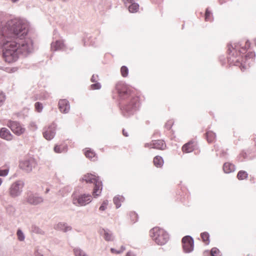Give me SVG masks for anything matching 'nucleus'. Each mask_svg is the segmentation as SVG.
Listing matches in <instances>:
<instances>
[{
    "instance_id": "nucleus-1",
    "label": "nucleus",
    "mask_w": 256,
    "mask_h": 256,
    "mask_svg": "<svg viewBox=\"0 0 256 256\" xmlns=\"http://www.w3.org/2000/svg\"><path fill=\"white\" fill-rule=\"evenodd\" d=\"M2 45L4 58L8 63L16 61L20 54L26 56L33 50V42L30 38L2 40Z\"/></svg>"
},
{
    "instance_id": "nucleus-2",
    "label": "nucleus",
    "mask_w": 256,
    "mask_h": 256,
    "mask_svg": "<svg viewBox=\"0 0 256 256\" xmlns=\"http://www.w3.org/2000/svg\"><path fill=\"white\" fill-rule=\"evenodd\" d=\"M28 28V22L25 20L15 18L7 21L2 29L3 32L8 30L14 36L22 39L27 35Z\"/></svg>"
},
{
    "instance_id": "nucleus-3",
    "label": "nucleus",
    "mask_w": 256,
    "mask_h": 256,
    "mask_svg": "<svg viewBox=\"0 0 256 256\" xmlns=\"http://www.w3.org/2000/svg\"><path fill=\"white\" fill-rule=\"evenodd\" d=\"M150 236L158 245H164L168 241V234L163 229L156 227L150 230Z\"/></svg>"
},
{
    "instance_id": "nucleus-4",
    "label": "nucleus",
    "mask_w": 256,
    "mask_h": 256,
    "mask_svg": "<svg viewBox=\"0 0 256 256\" xmlns=\"http://www.w3.org/2000/svg\"><path fill=\"white\" fill-rule=\"evenodd\" d=\"M82 180L86 181V183H91L94 184L93 191V196L94 197H96L100 194L102 189V182L99 180L98 176L91 174H87L83 176Z\"/></svg>"
},
{
    "instance_id": "nucleus-5",
    "label": "nucleus",
    "mask_w": 256,
    "mask_h": 256,
    "mask_svg": "<svg viewBox=\"0 0 256 256\" xmlns=\"http://www.w3.org/2000/svg\"><path fill=\"white\" fill-rule=\"evenodd\" d=\"M140 103L138 97H134L130 102L123 108L122 112L124 116H128L132 114L139 107Z\"/></svg>"
},
{
    "instance_id": "nucleus-6",
    "label": "nucleus",
    "mask_w": 256,
    "mask_h": 256,
    "mask_svg": "<svg viewBox=\"0 0 256 256\" xmlns=\"http://www.w3.org/2000/svg\"><path fill=\"white\" fill-rule=\"evenodd\" d=\"M72 197V202L76 206H84L92 201V196L88 194L77 195L74 194Z\"/></svg>"
},
{
    "instance_id": "nucleus-7",
    "label": "nucleus",
    "mask_w": 256,
    "mask_h": 256,
    "mask_svg": "<svg viewBox=\"0 0 256 256\" xmlns=\"http://www.w3.org/2000/svg\"><path fill=\"white\" fill-rule=\"evenodd\" d=\"M24 186V182L22 180H18L13 182L10 188L9 194L12 198H16L20 196Z\"/></svg>"
},
{
    "instance_id": "nucleus-8",
    "label": "nucleus",
    "mask_w": 256,
    "mask_h": 256,
    "mask_svg": "<svg viewBox=\"0 0 256 256\" xmlns=\"http://www.w3.org/2000/svg\"><path fill=\"white\" fill-rule=\"evenodd\" d=\"M36 160L32 158L22 160L20 162L19 168L26 172L29 173L36 167Z\"/></svg>"
},
{
    "instance_id": "nucleus-9",
    "label": "nucleus",
    "mask_w": 256,
    "mask_h": 256,
    "mask_svg": "<svg viewBox=\"0 0 256 256\" xmlns=\"http://www.w3.org/2000/svg\"><path fill=\"white\" fill-rule=\"evenodd\" d=\"M26 200L30 204L36 206L43 202L44 198L36 193L30 192L27 194Z\"/></svg>"
},
{
    "instance_id": "nucleus-10",
    "label": "nucleus",
    "mask_w": 256,
    "mask_h": 256,
    "mask_svg": "<svg viewBox=\"0 0 256 256\" xmlns=\"http://www.w3.org/2000/svg\"><path fill=\"white\" fill-rule=\"evenodd\" d=\"M183 248L186 252L189 253L194 250V240L189 236H185L182 239Z\"/></svg>"
},
{
    "instance_id": "nucleus-11",
    "label": "nucleus",
    "mask_w": 256,
    "mask_h": 256,
    "mask_svg": "<svg viewBox=\"0 0 256 256\" xmlns=\"http://www.w3.org/2000/svg\"><path fill=\"white\" fill-rule=\"evenodd\" d=\"M7 126L15 134L18 136L22 134L25 131V128L16 122H8Z\"/></svg>"
},
{
    "instance_id": "nucleus-12",
    "label": "nucleus",
    "mask_w": 256,
    "mask_h": 256,
    "mask_svg": "<svg viewBox=\"0 0 256 256\" xmlns=\"http://www.w3.org/2000/svg\"><path fill=\"white\" fill-rule=\"evenodd\" d=\"M146 148H153L158 150H164L166 144L162 140H152L150 143H146L144 145Z\"/></svg>"
},
{
    "instance_id": "nucleus-13",
    "label": "nucleus",
    "mask_w": 256,
    "mask_h": 256,
    "mask_svg": "<svg viewBox=\"0 0 256 256\" xmlns=\"http://www.w3.org/2000/svg\"><path fill=\"white\" fill-rule=\"evenodd\" d=\"M56 126L54 124H51L43 132L44 137L47 140L52 139L56 134Z\"/></svg>"
},
{
    "instance_id": "nucleus-14",
    "label": "nucleus",
    "mask_w": 256,
    "mask_h": 256,
    "mask_svg": "<svg viewBox=\"0 0 256 256\" xmlns=\"http://www.w3.org/2000/svg\"><path fill=\"white\" fill-rule=\"evenodd\" d=\"M254 56H255V54L253 52H250L246 55L244 64H242L240 66V68L242 71H244L249 67L248 65L253 61L252 58Z\"/></svg>"
},
{
    "instance_id": "nucleus-15",
    "label": "nucleus",
    "mask_w": 256,
    "mask_h": 256,
    "mask_svg": "<svg viewBox=\"0 0 256 256\" xmlns=\"http://www.w3.org/2000/svg\"><path fill=\"white\" fill-rule=\"evenodd\" d=\"M58 106L60 111L66 114L70 109V106L68 102L66 100H60L58 102Z\"/></svg>"
},
{
    "instance_id": "nucleus-16",
    "label": "nucleus",
    "mask_w": 256,
    "mask_h": 256,
    "mask_svg": "<svg viewBox=\"0 0 256 256\" xmlns=\"http://www.w3.org/2000/svg\"><path fill=\"white\" fill-rule=\"evenodd\" d=\"M100 234L103 236L104 238L107 242H112L114 240L112 232L108 229H102L100 230Z\"/></svg>"
},
{
    "instance_id": "nucleus-17",
    "label": "nucleus",
    "mask_w": 256,
    "mask_h": 256,
    "mask_svg": "<svg viewBox=\"0 0 256 256\" xmlns=\"http://www.w3.org/2000/svg\"><path fill=\"white\" fill-rule=\"evenodd\" d=\"M64 48L65 45L62 40H56L51 43V50L52 51L64 50Z\"/></svg>"
},
{
    "instance_id": "nucleus-18",
    "label": "nucleus",
    "mask_w": 256,
    "mask_h": 256,
    "mask_svg": "<svg viewBox=\"0 0 256 256\" xmlns=\"http://www.w3.org/2000/svg\"><path fill=\"white\" fill-rule=\"evenodd\" d=\"M54 228L66 232L70 231L72 230V227L68 226L66 223L59 222L54 226Z\"/></svg>"
},
{
    "instance_id": "nucleus-19",
    "label": "nucleus",
    "mask_w": 256,
    "mask_h": 256,
    "mask_svg": "<svg viewBox=\"0 0 256 256\" xmlns=\"http://www.w3.org/2000/svg\"><path fill=\"white\" fill-rule=\"evenodd\" d=\"M1 138L7 140H10L12 138V135L9 130L6 128H1Z\"/></svg>"
},
{
    "instance_id": "nucleus-20",
    "label": "nucleus",
    "mask_w": 256,
    "mask_h": 256,
    "mask_svg": "<svg viewBox=\"0 0 256 256\" xmlns=\"http://www.w3.org/2000/svg\"><path fill=\"white\" fill-rule=\"evenodd\" d=\"M232 48V50H238L239 52L240 53H243L246 50L247 48H250V42L248 40H247L246 42V45L244 46H241V44L240 43H238L236 45H235V48H234L232 46H231Z\"/></svg>"
},
{
    "instance_id": "nucleus-21",
    "label": "nucleus",
    "mask_w": 256,
    "mask_h": 256,
    "mask_svg": "<svg viewBox=\"0 0 256 256\" xmlns=\"http://www.w3.org/2000/svg\"><path fill=\"white\" fill-rule=\"evenodd\" d=\"M194 142H190L186 143L182 146V150L184 152H190L194 150Z\"/></svg>"
},
{
    "instance_id": "nucleus-22",
    "label": "nucleus",
    "mask_w": 256,
    "mask_h": 256,
    "mask_svg": "<svg viewBox=\"0 0 256 256\" xmlns=\"http://www.w3.org/2000/svg\"><path fill=\"white\" fill-rule=\"evenodd\" d=\"M223 170L225 173L229 174L234 171L235 166L231 163L226 162L224 164Z\"/></svg>"
},
{
    "instance_id": "nucleus-23",
    "label": "nucleus",
    "mask_w": 256,
    "mask_h": 256,
    "mask_svg": "<svg viewBox=\"0 0 256 256\" xmlns=\"http://www.w3.org/2000/svg\"><path fill=\"white\" fill-rule=\"evenodd\" d=\"M4 206L6 212L10 216L14 214L16 212V208L14 206H12V204H6V205H4Z\"/></svg>"
},
{
    "instance_id": "nucleus-24",
    "label": "nucleus",
    "mask_w": 256,
    "mask_h": 256,
    "mask_svg": "<svg viewBox=\"0 0 256 256\" xmlns=\"http://www.w3.org/2000/svg\"><path fill=\"white\" fill-rule=\"evenodd\" d=\"M85 156L89 159L94 161L96 160L97 157L95 152L90 149H88L84 152Z\"/></svg>"
},
{
    "instance_id": "nucleus-25",
    "label": "nucleus",
    "mask_w": 256,
    "mask_h": 256,
    "mask_svg": "<svg viewBox=\"0 0 256 256\" xmlns=\"http://www.w3.org/2000/svg\"><path fill=\"white\" fill-rule=\"evenodd\" d=\"M124 200V198L122 196H118L114 198V202L117 208H119L121 206V202H123Z\"/></svg>"
},
{
    "instance_id": "nucleus-26",
    "label": "nucleus",
    "mask_w": 256,
    "mask_h": 256,
    "mask_svg": "<svg viewBox=\"0 0 256 256\" xmlns=\"http://www.w3.org/2000/svg\"><path fill=\"white\" fill-rule=\"evenodd\" d=\"M154 164L157 168H160L163 166L164 160L160 156H156L154 158Z\"/></svg>"
},
{
    "instance_id": "nucleus-27",
    "label": "nucleus",
    "mask_w": 256,
    "mask_h": 256,
    "mask_svg": "<svg viewBox=\"0 0 256 256\" xmlns=\"http://www.w3.org/2000/svg\"><path fill=\"white\" fill-rule=\"evenodd\" d=\"M74 252L75 256H88L84 250L79 248H74Z\"/></svg>"
},
{
    "instance_id": "nucleus-28",
    "label": "nucleus",
    "mask_w": 256,
    "mask_h": 256,
    "mask_svg": "<svg viewBox=\"0 0 256 256\" xmlns=\"http://www.w3.org/2000/svg\"><path fill=\"white\" fill-rule=\"evenodd\" d=\"M130 5L128 6V10L130 12H136L138 11L139 8V5L136 2H133L130 4Z\"/></svg>"
},
{
    "instance_id": "nucleus-29",
    "label": "nucleus",
    "mask_w": 256,
    "mask_h": 256,
    "mask_svg": "<svg viewBox=\"0 0 256 256\" xmlns=\"http://www.w3.org/2000/svg\"><path fill=\"white\" fill-rule=\"evenodd\" d=\"M248 176V173L244 170H240L237 174V178L239 180L246 179Z\"/></svg>"
},
{
    "instance_id": "nucleus-30",
    "label": "nucleus",
    "mask_w": 256,
    "mask_h": 256,
    "mask_svg": "<svg viewBox=\"0 0 256 256\" xmlns=\"http://www.w3.org/2000/svg\"><path fill=\"white\" fill-rule=\"evenodd\" d=\"M216 134L215 133L211 131L206 132V138L208 142H211L215 139Z\"/></svg>"
},
{
    "instance_id": "nucleus-31",
    "label": "nucleus",
    "mask_w": 256,
    "mask_h": 256,
    "mask_svg": "<svg viewBox=\"0 0 256 256\" xmlns=\"http://www.w3.org/2000/svg\"><path fill=\"white\" fill-rule=\"evenodd\" d=\"M18 239L20 242H23L25 240V236L20 229H18L16 232Z\"/></svg>"
},
{
    "instance_id": "nucleus-32",
    "label": "nucleus",
    "mask_w": 256,
    "mask_h": 256,
    "mask_svg": "<svg viewBox=\"0 0 256 256\" xmlns=\"http://www.w3.org/2000/svg\"><path fill=\"white\" fill-rule=\"evenodd\" d=\"M201 238L204 242L206 244H208L210 242L209 238L210 236L209 234L206 232H204L201 234Z\"/></svg>"
},
{
    "instance_id": "nucleus-33",
    "label": "nucleus",
    "mask_w": 256,
    "mask_h": 256,
    "mask_svg": "<svg viewBox=\"0 0 256 256\" xmlns=\"http://www.w3.org/2000/svg\"><path fill=\"white\" fill-rule=\"evenodd\" d=\"M32 231L33 232L38 234H44V231L42 229H40V228H38L36 226H34L32 227Z\"/></svg>"
},
{
    "instance_id": "nucleus-34",
    "label": "nucleus",
    "mask_w": 256,
    "mask_h": 256,
    "mask_svg": "<svg viewBox=\"0 0 256 256\" xmlns=\"http://www.w3.org/2000/svg\"><path fill=\"white\" fill-rule=\"evenodd\" d=\"M54 150L56 152L60 153L66 151V148H65L64 146L61 148L60 146L56 145L54 148Z\"/></svg>"
},
{
    "instance_id": "nucleus-35",
    "label": "nucleus",
    "mask_w": 256,
    "mask_h": 256,
    "mask_svg": "<svg viewBox=\"0 0 256 256\" xmlns=\"http://www.w3.org/2000/svg\"><path fill=\"white\" fill-rule=\"evenodd\" d=\"M122 75L124 77H126L128 75V70L126 66H122L120 69Z\"/></svg>"
},
{
    "instance_id": "nucleus-36",
    "label": "nucleus",
    "mask_w": 256,
    "mask_h": 256,
    "mask_svg": "<svg viewBox=\"0 0 256 256\" xmlns=\"http://www.w3.org/2000/svg\"><path fill=\"white\" fill-rule=\"evenodd\" d=\"M36 110L38 112H40L43 109V106L42 104L40 103V102H36L34 104Z\"/></svg>"
},
{
    "instance_id": "nucleus-37",
    "label": "nucleus",
    "mask_w": 256,
    "mask_h": 256,
    "mask_svg": "<svg viewBox=\"0 0 256 256\" xmlns=\"http://www.w3.org/2000/svg\"><path fill=\"white\" fill-rule=\"evenodd\" d=\"M9 167L6 166L1 170V176H6L8 175L9 172Z\"/></svg>"
},
{
    "instance_id": "nucleus-38",
    "label": "nucleus",
    "mask_w": 256,
    "mask_h": 256,
    "mask_svg": "<svg viewBox=\"0 0 256 256\" xmlns=\"http://www.w3.org/2000/svg\"><path fill=\"white\" fill-rule=\"evenodd\" d=\"M92 90H99L101 88V85L99 82H96L94 84L90 86Z\"/></svg>"
},
{
    "instance_id": "nucleus-39",
    "label": "nucleus",
    "mask_w": 256,
    "mask_h": 256,
    "mask_svg": "<svg viewBox=\"0 0 256 256\" xmlns=\"http://www.w3.org/2000/svg\"><path fill=\"white\" fill-rule=\"evenodd\" d=\"M220 252V250L216 248H213L210 250L211 256H216Z\"/></svg>"
},
{
    "instance_id": "nucleus-40",
    "label": "nucleus",
    "mask_w": 256,
    "mask_h": 256,
    "mask_svg": "<svg viewBox=\"0 0 256 256\" xmlns=\"http://www.w3.org/2000/svg\"><path fill=\"white\" fill-rule=\"evenodd\" d=\"M212 14L210 11L207 8L206 10V14H205V20L206 21H210V16Z\"/></svg>"
},
{
    "instance_id": "nucleus-41",
    "label": "nucleus",
    "mask_w": 256,
    "mask_h": 256,
    "mask_svg": "<svg viewBox=\"0 0 256 256\" xmlns=\"http://www.w3.org/2000/svg\"><path fill=\"white\" fill-rule=\"evenodd\" d=\"M30 130L34 131L37 130L38 126L34 122H31L30 124Z\"/></svg>"
},
{
    "instance_id": "nucleus-42",
    "label": "nucleus",
    "mask_w": 256,
    "mask_h": 256,
    "mask_svg": "<svg viewBox=\"0 0 256 256\" xmlns=\"http://www.w3.org/2000/svg\"><path fill=\"white\" fill-rule=\"evenodd\" d=\"M108 204V201H104L102 204V206L100 208V210L102 211H104L106 208V206Z\"/></svg>"
},
{
    "instance_id": "nucleus-43",
    "label": "nucleus",
    "mask_w": 256,
    "mask_h": 256,
    "mask_svg": "<svg viewBox=\"0 0 256 256\" xmlns=\"http://www.w3.org/2000/svg\"><path fill=\"white\" fill-rule=\"evenodd\" d=\"M119 95L122 98H124V96L128 94L127 91H120L118 92Z\"/></svg>"
},
{
    "instance_id": "nucleus-44",
    "label": "nucleus",
    "mask_w": 256,
    "mask_h": 256,
    "mask_svg": "<svg viewBox=\"0 0 256 256\" xmlns=\"http://www.w3.org/2000/svg\"><path fill=\"white\" fill-rule=\"evenodd\" d=\"M136 0H122L126 6L128 4L135 2Z\"/></svg>"
},
{
    "instance_id": "nucleus-45",
    "label": "nucleus",
    "mask_w": 256,
    "mask_h": 256,
    "mask_svg": "<svg viewBox=\"0 0 256 256\" xmlns=\"http://www.w3.org/2000/svg\"><path fill=\"white\" fill-rule=\"evenodd\" d=\"M110 252L112 254H121V252L119 251V250H116L114 248H110Z\"/></svg>"
},
{
    "instance_id": "nucleus-46",
    "label": "nucleus",
    "mask_w": 256,
    "mask_h": 256,
    "mask_svg": "<svg viewBox=\"0 0 256 256\" xmlns=\"http://www.w3.org/2000/svg\"><path fill=\"white\" fill-rule=\"evenodd\" d=\"M98 79V76L93 75L91 78V82H96Z\"/></svg>"
},
{
    "instance_id": "nucleus-47",
    "label": "nucleus",
    "mask_w": 256,
    "mask_h": 256,
    "mask_svg": "<svg viewBox=\"0 0 256 256\" xmlns=\"http://www.w3.org/2000/svg\"><path fill=\"white\" fill-rule=\"evenodd\" d=\"M35 256H44L41 252H40L38 250H36L34 252Z\"/></svg>"
},
{
    "instance_id": "nucleus-48",
    "label": "nucleus",
    "mask_w": 256,
    "mask_h": 256,
    "mask_svg": "<svg viewBox=\"0 0 256 256\" xmlns=\"http://www.w3.org/2000/svg\"><path fill=\"white\" fill-rule=\"evenodd\" d=\"M126 256H136L134 253L132 252H128Z\"/></svg>"
},
{
    "instance_id": "nucleus-49",
    "label": "nucleus",
    "mask_w": 256,
    "mask_h": 256,
    "mask_svg": "<svg viewBox=\"0 0 256 256\" xmlns=\"http://www.w3.org/2000/svg\"><path fill=\"white\" fill-rule=\"evenodd\" d=\"M125 247L124 246H122L120 248V250L119 251L121 252V253L122 252L125 250Z\"/></svg>"
},
{
    "instance_id": "nucleus-50",
    "label": "nucleus",
    "mask_w": 256,
    "mask_h": 256,
    "mask_svg": "<svg viewBox=\"0 0 256 256\" xmlns=\"http://www.w3.org/2000/svg\"><path fill=\"white\" fill-rule=\"evenodd\" d=\"M122 133H123V134L125 136H128V132H126L125 130H122Z\"/></svg>"
},
{
    "instance_id": "nucleus-51",
    "label": "nucleus",
    "mask_w": 256,
    "mask_h": 256,
    "mask_svg": "<svg viewBox=\"0 0 256 256\" xmlns=\"http://www.w3.org/2000/svg\"><path fill=\"white\" fill-rule=\"evenodd\" d=\"M50 188H46L44 193L48 194L50 192Z\"/></svg>"
},
{
    "instance_id": "nucleus-52",
    "label": "nucleus",
    "mask_w": 256,
    "mask_h": 256,
    "mask_svg": "<svg viewBox=\"0 0 256 256\" xmlns=\"http://www.w3.org/2000/svg\"><path fill=\"white\" fill-rule=\"evenodd\" d=\"M228 50L230 52V54L232 52V50H231V48L230 47V46H228Z\"/></svg>"
},
{
    "instance_id": "nucleus-53",
    "label": "nucleus",
    "mask_w": 256,
    "mask_h": 256,
    "mask_svg": "<svg viewBox=\"0 0 256 256\" xmlns=\"http://www.w3.org/2000/svg\"><path fill=\"white\" fill-rule=\"evenodd\" d=\"M0 96H1V102H2V98H4L5 96H4L3 94L1 92V94H0Z\"/></svg>"
},
{
    "instance_id": "nucleus-54",
    "label": "nucleus",
    "mask_w": 256,
    "mask_h": 256,
    "mask_svg": "<svg viewBox=\"0 0 256 256\" xmlns=\"http://www.w3.org/2000/svg\"><path fill=\"white\" fill-rule=\"evenodd\" d=\"M12 2H16L18 1L19 0H10Z\"/></svg>"
},
{
    "instance_id": "nucleus-55",
    "label": "nucleus",
    "mask_w": 256,
    "mask_h": 256,
    "mask_svg": "<svg viewBox=\"0 0 256 256\" xmlns=\"http://www.w3.org/2000/svg\"><path fill=\"white\" fill-rule=\"evenodd\" d=\"M254 42H255V44L256 46V38L255 39Z\"/></svg>"
},
{
    "instance_id": "nucleus-56",
    "label": "nucleus",
    "mask_w": 256,
    "mask_h": 256,
    "mask_svg": "<svg viewBox=\"0 0 256 256\" xmlns=\"http://www.w3.org/2000/svg\"><path fill=\"white\" fill-rule=\"evenodd\" d=\"M38 98H36L34 99V100H38Z\"/></svg>"
},
{
    "instance_id": "nucleus-57",
    "label": "nucleus",
    "mask_w": 256,
    "mask_h": 256,
    "mask_svg": "<svg viewBox=\"0 0 256 256\" xmlns=\"http://www.w3.org/2000/svg\"><path fill=\"white\" fill-rule=\"evenodd\" d=\"M0 24H2V22H0ZM2 26V24H1V26Z\"/></svg>"
}]
</instances>
